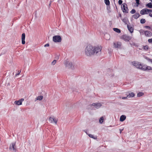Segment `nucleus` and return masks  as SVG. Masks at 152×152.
<instances>
[{
  "mask_svg": "<svg viewBox=\"0 0 152 152\" xmlns=\"http://www.w3.org/2000/svg\"><path fill=\"white\" fill-rule=\"evenodd\" d=\"M25 33H23L22 34L21 37V40H22V43L23 44H24L25 43Z\"/></svg>",
  "mask_w": 152,
  "mask_h": 152,
  "instance_id": "4468645a",
  "label": "nucleus"
},
{
  "mask_svg": "<svg viewBox=\"0 0 152 152\" xmlns=\"http://www.w3.org/2000/svg\"><path fill=\"white\" fill-rule=\"evenodd\" d=\"M109 71L110 72L108 73V74H109V75H110L111 74L110 73H111L112 72V70L110 69H108V71Z\"/></svg>",
  "mask_w": 152,
  "mask_h": 152,
  "instance_id": "58836bf2",
  "label": "nucleus"
},
{
  "mask_svg": "<svg viewBox=\"0 0 152 152\" xmlns=\"http://www.w3.org/2000/svg\"><path fill=\"white\" fill-rule=\"evenodd\" d=\"M144 32L145 35L146 37H151L152 36V33L150 31H145Z\"/></svg>",
  "mask_w": 152,
  "mask_h": 152,
  "instance_id": "f8f14e48",
  "label": "nucleus"
},
{
  "mask_svg": "<svg viewBox=\"0 0 152 152\" xmlns=\"http://www.w3.org/2000/svg\"><path fill=\"white\" fill-rule=\"evenodd\" d=\"M106 35L107 36H109V35L108 34H106Z\"/></svg>",
  "mask_w": 152,
  "mask_h": 152,
  "instance_id": "3c124183",
  "label": "nucleus"
},
{
  "mask_svg": "<svg viewBox=\"0 0 152 152\" xmlns=\"http://www.w3.org/2000/svg\"><path fill=\"white\" fill-rule=\"evenodd\" d=\"M65 67L69 69H73L72 64L71 62L68 61H66L64 63Z\"/></svg>",
  "mask_w": 152,
  "mask_h": 152,
  "instance_id": "20e7f679",
  "label": "nucleus"
},
{
  "mask_svg": "<svg viewBox=\"0 0 152 152\" xmlns=\"http://www.w3.org/2000/svg\"><path fill=\"white\" fill-rule=\"evenodd\" d=\"M122 21L125 24H127L129 22L127 18H125L122 20Z\"/></svg>",
  "mask_w": 152,
  "mask_h": 152,
  "instance_id": "aec40b11",
  "label": "nucleus"
},
{
  "mask_svg": "<svg viewBox=\"0 0 152 152\" xmlns=\"http://www.w3.org/2000/svg\"><path fill=\"white\" fill-rule=\"evenodd\" d=\"M148 14H149V13H151V12H152V10L150 9H148Z\"/></svg>",
  "mask_w": 152,
  "mask_h": 152,
  "instance_id": "e433bc0d",
  "label": "nucleus"
},
{
  "mask_svg": "<svg viewBox=\"0 0 152 152\" xmlns=\"http://www.w3.org/2000/svg\"><path fill=\"white\" fill-rule=\"evenodd\" d=\"M149 15L151 17H152V14L151 13H149Z\"/></svg>",
  "mask_w": 152,
  "mask_h": 152,
  "instance_id": "49530a36",
  "label": "nucleus"
},
{
  "mask_svg": "<svg viewBox=\"0 0 152 152\" xmlns=\"http://www.w3.org/2000/svg\"><path fill=\"white\" fill-rule=\"evenodd\" d=\"M149 49V47L147 45H145L144 46H143V49L144 50L147 51Z\"/></svg>",
  "mask_w": 152,
  "mask_h": 152,
  "instance_id": "cd10ccee",
  "label": "nucleus"
},
{
  "mask_svg": "<svg viewBox=\"0 0 152 152\" xmlns=\"http://www.w3.org/2000/svg\"><path fill=\"white\" fill-rule=\"evenodd\" d=\"M143 30H141L140 31V32L141 34H143V32H144Z\"/></svg>",
  "mask_w": 152,
  "mask_h": 152,
  "instance_id": "4c0bfd02",
  "label": "nucleus"
},
{
  "mask_svg": "<svg viewBox=\"0 0 152 152\" xmlns=\"http://www.w3.org/2000/svg\"><path fill=\"white\" fill-rule=\"evenodd\" d=\"M119 15H120V17H121V14H120Z\"/></svg>",
  "mask_w": 152,
  "mask_h": 152,
  "instance_id": "de8ad7c7",
  "label": "nucleus"
},
{
  "mask_svg": "<svg viewBox=\"0 0 152 152\" xmlns=\"http://www.w3.org/2000/svg\"><path fill=\"white\" fill-rule=\"evenodd\" d=\"M133 45H135V43H133Z\"/></svg>",
  "mask_w": 152,
  "mask_h": 152,
  "instance_id": "09e8293b",
  "label": "nucleus"
},
{
  "mask_svg": "<svg viewBox=\"0 0 152 152\" xmlns=\"http://www.w3.org/2000/svg\"><path fill=\"white\" fill-rule=\"evenodd\" d=\"M145 27L146 28H147V29H151V27L148 26H145Z\"/></svg>",
  "mask_w": 152,
  "mask_h": 152,
  "instance_id": "79ce46f5",
  "label": "nucleus"
},
{
  "mask_svg": "<svg viewBox=\"0 0 152 152\" xmlns=\"http://www.w3.org/2000/svg\"><path fill=\"white\" fill-rule=\"evenodd\" d=\"M136 1L137 4V6L138 7L140 4V0H136Z\"/></svg>",
  "mask_w": 152,
  "mask_h": 152,
  "instance_id": "473e14b6",
  "label": "nucleus"
},
{
  "mask_svg": "<svg viewBox=\"0 0 152 152\" xmlns=\"http://www.w3.org/2000/svg\"><path fill=\"white\" fill-rule=\"evenodd\" d=\"M102 105L100 103H93L91 104V106H94V107L92 108V110L95 109L94 108H95L96 109H98L99 108L102 106Z\"/></svg>",
  "mask_w": 152,
  "mask_h": 152,
  "instance_id": "0eeeda50",
  "label": "nucleus"
},
{
  "mask_svg": "<svg viewBox=\"0 0 152 152\" xmlns=\"http://www.w3.org/2000/svg\"><path fill=\"white\" fill-rule=\"evenodd\" d=\"M146 6L149 8H152V4L150 2L146 4Z\"/></svg>",
  "mask_w": 152,
  "mask_h": 152,
  "instance_id": "b1692460",
  "label": "nucleus"
},
{
  "mask_svg": "<svg viewBox=\"0 0 152 152\" xmlns=\"http://www.w3.org/2000/svg\"><path fill=\"white\" fill-rule=\"evenodd\" d=\"M24 100V99L23 98H22L19 99L18 101H15L14 103L15 104L17 105H20L22 104V102Z\"/></svg>",
  "mask_w": 152,
  "mask_h": 152,
  "instance_id": "9b49d317",
  "label": "nucleus"
},
{
  "mask_svg": "<svg viewBox=\"0 0 152 152\" xmlns=\"http://www.w3.org/2000/svg\"><path fill=\"white\" fill-rule=\"evenodd\" d=\"M102 49V47L101 46H97L93 47V55L97 54H100L101 53Z\"/></svg>",
  "mask_w": 152,
  "mask_h": 152,
  "instance_id": "f03ea898",
  "label": "nucleus"
},
{
  "mask_svg": "<svg viewBox=\"0 0 152 152\" xmlns=\"http://www.w3.org/2000/svg\"><path fill=\"white\" fill-rule=\"evenodd\" d=\"M121 7L122 10L124 12H128V9L127 7V5L126 3L123 4Z\"/></svg>",
  "mask_w": 152,
  "mask_h": 152,
  "instance_id": "39448f33",
  "label": "nucleus"
},
{
  "mask_svg": "<svg viewBox=\"0 0 152 152\" xmlns=\"http://www.w3.org/2000/svg\"><path fill=\"white\" fill-rule=\"evenodd\" d=\"M147 60H148L149 61L151 62V63H152V59L149 58H146Z\"/></svg>",
  "mask_w": 152,
  "mask_h": 152,
  "instance_id": "a19ab883",
  "label": "nucleus"
},
{
  "mask_svg": "<svg viewBox=\"0 0 152 152\" xmlns=\"http://www.w3.org/2000/svg\"><path fill=\"white\" fill-rule=\"evenodd\" d=\"M130 12L132 14H133L136 12V10H135L133 9L131 10Z\"/></svg>",
  "mask_w": 152,
  "mask_h": 152,
  "instance_id": "7c9ffc66",
  "label": "nucleus"
},
{
  "mask_svg": "<svg viewBox=\"0 0 152 152\" xmlns=\"http://www.w3.org/2000/svg\"><path fill=\"white\" fill-rule=\"evenodd\" d=\"M126 117L125 115H122L121 116L120 120L122 122L126 119Z\"/></svg>",
  "mask_w": 152,
  "mask_h": 152,
  "instance_id": "f3484780",
  "label": "nucleus"
},
{
  "mask_svg": "<svg viewBox=\"0 0 152 152\" xmlns=\"http://www.w3.org/2000/svg\"><path fill=\"white\" fill-rule=\"evenodd\" d=\"M148 42L150 43H152V38L149 39L148 40Z\"/></svg>",
  "mask_w": 152,
  "mask_h": 152,
  "instance_id": "ea45409f",
  "label": "nucleus"
},
{
  "mask_svg": "<svg viewBox=\"0 0 152 152\" xmlns=\"http://www.w3.org/2000/svg\"><path fill=\"white\" fill-rule=\"evenodd\" d=\"M149 1H150L152 2V0H149Z\"/></svg>",
  "mask_w": 152,
  "mask_h": 152,
  "instance_id": "8fccbe9b",
  "label": "nucleus"
},
{
  "mask_svg": "<svg viewBox=\"0 0 152 152\" xmlns=\"http://www.w3.org/2000/svg\"><path fill=\"white\" fill-rule=\"evenodd\" d=\"M123 1L121 0H119L118 1V4L119 5H121Z\"/></svg>",
  "mask_w": 152,
  "mask_h": 152,
  "instance_id": "f704fd0d",
  "label": "nucleus"
},
{
  "mask_svg": "<svg viewBox=\"0 0 152 152\" xmlns=\"http://www.w3.org/2000/svg\"><path fill=\"white\" fill-rule=\"evenodd\" d=\"M140 16V14L139 13L137 12L132 15V17L135 19H137Z\"/></svg>",
  "mask_w": 152,
  "mask_h": 152,
  "instance_id": "a211bd4d",
  "label": "nucleus"
},
{
  "mask_svg": "<svg viewBox=\"0 0 152 152\" xmlns=\"http://www.w3.org/2000/svg\"><path fill=\"white\" fill-rule=\"evenodd\" d=\"M127 27L128 30L131 33H132L133 32L134 30L133 28L131 26L128 24L127 25Z\"/></svg>",
  "mask_w": 152,
  "mask_h": 152,
  "instance_id": "dca6fc26",
  "label": "nucleus"
},
{
  "mask_svg": "<svg viewBox=\"0 0 152 152\" xmlns=\"http://www.w3.org/2000/svg\"><path fill=\"white\" fill-rule=\"evenodd\" d=\"M152 70V67L150 66H147L146 67V70Z\"/></svg>",
  "mask_w": 152,
  "mask_h": 152,
  "instance_id": "2f4dec72",
  "label": "nucleus"
},
{
  "mask_svg": "<svg viewBox=\"0 0 152 152\" xmlns=\"http://www.w3.org/2000/svg\"><path fill=\"white\" fill-rule=\"evenodd\" d=\"M103 121H104V118H103V117H102L99 119V122L100 124H102L103 122Z\"/></svg>",
  "mask_w": 152,
  "mask_h": 152,
  "instance_id": "c85d7f7f",
  "label": "nucleus"
},
{
  "mask_svg": "<svg viewBox=\"0 0 152 152\" xmlns=\"http://www.w3.org/2000/svg\"><path fill=\"white\" fill-rule=\"evenodd\" d=\"M146 66L142 65L141 64V66H140V69L143 71H145L146 70Z\"/></svg>",
  "mask_w": 152,
  "mask_h": 152,
  "instance_id": "6ab92c4d",
  "label": "nucleus"
},
{
  "mask_svg": "<svg viewBox=\"0 0 152 152\" xmlns=\"http://www.w3.org/2000/svg\"><path fill=\"white\" fill-rule=\"evenodd\" d=\"M134 96V94L133 92H131L130 93H129L128 95H127V97L128 98H129L130 97H133Z\"/></svg>",
  "mask_w": 152,
  "mask_h": 152,
  "instance_id": "4be33fe9",
  "label": "nucleus"
},
{
  "mask_svg": "<svg viewBox=\"0 0 152 152\" xmlns=\"http://www.w3.org/2000/svg\"><path fill=\"white\" fill-rule=\"evenodd\" d=\"M121 38L126 42H129L131 39L132 37L126 35H124L121 36Z\"/></svg>",
  "mask_w": 152,
  "mask_h": 152,
  "instance_id": "423d86ee",
  "label": "nucleus"
},
{
  "mask_svg": "<svg viewBox=\"0 0 152 152\" xmlns=\"http://www.w3.org/2000/svg\"><path fill=\"white\" fill-rule=\"evenodd\" d=\"M151 30L152 31V27H151Z\"/></svg>",
  "mask_w": 152,
  "mask_h": 152,
  "instance_id": "603ef678",
  "label": "nucleus"
},
{
  "mask_svg": "<svg viewBox=\"0 0 152 152\" xmlns=\"http://www.w3.org/2000/svg\"><path fill=\"white\" fill-rule=\"evenodd\" d=\"M127 97H127V96L126 97H121V96L119 97L120 98V99L122 98L123 99H126Z\"/></svg>",
  "mask_w": 152,
  "mask_h": 152,
  "instance_id": "c9c22d12",
  "label": "nucleus"
},
{
  "mask_svg": "<svg viewBox=\"0 0 152 152\" xmlns=\"http://www.w3.org/2000/svg\"><path fill=\"white\" fill-rule=\"evenodd\" d=\"M49 46V44L48 43H47V44L45 45H44L45 47H48Z\"/></svg>",
  "mask_w": 152,
  "mask_h": 152,
  "instance_id": "c03bdc74",
  "label": "nucleus"
},
{
  "mask_svg": "<svg viewBox=\"0 0 152 152\" xmlns=\"http://www.w3.org/2000/svg\"><path fill=\"white\" fill-rule=\"evenodd\" d=\"M144 95V93L143 92H140L138 93L137 94V96L140 97Z\"/></svg>",
  "mask_w": 152,
  "mask_h": 152,
  "instance_id": "bb28decb",
  "label": "nucleus"
},
{
  "mask_svg": "<svg viewBox=\"0 0 152 152\" xmlns=\"http://www.w3.org/2000/svg\"><path fill=\"white\" fill-rule=\"evenodd\" d=\"M121 43L120 42H116L113 43L114 47L115 48H120L121 45Z\"/></svg>",
  "mask_w": 152,
  "mask_h": 152,
  "instance_id": "ddd939ff",
  "label": "nucleus"
},
{
  "mask_svg": "<svg viewBox=\"0 0 152 152\" xmlns=\"http://www.w3.org/2000/svg\"><path fill=\"white\" fill-rule=\"evenodd\" d=\"M56 62V60H54L51 63V64L53 65H54Z\"/></svg>",
  "mask_w": 152,
  "mask_h": 152,
  "instance_id": "72a5a7b5",
  "label": "nucleus"
},
{
  "mask_svg": "<svg viewBox=\"0 0 152 152\" xmlns=\"http://www.w3.org/2000/svg\"><path fill=\"white\" fill-rule=\"evenodd\" d=\"M146 22V20L145 19L142 18L140 20V23L142 24Z\"/></svg>",
  "mask_w": 152,
  "mask_h": 152,
  "instance_id": "c756f323",
  "label": "nucleus"
},
{
  "mask_svg": "<svg viewBox=\"0 0 152 152\" xmlns=\"http://www.w3.org/2000/svg\"><path fill=\"white\" fill-rule=\"evenodd\" d=\"M1 55H1H0V56Z\"/></svg>",
  "mask_w": 152,
  "mask_h": 152,
  "instance_id": "5fc2aeb1",
  "label": "nucleus"
},
{
  "mask_svg": "<svg viewBox=\"0 0 152 152\" xmlns=\"http://www.w3.org/2000/svg\"><path fill=\"white\" fill-rule=\"evenodd\" d=\"M93 47L92 46L90 45H88L85 49V55L88 56H91L92 55H93Z\"/></svg>",
  "mask_w": 152,
  "mask_h": 152,
  "instance_id": "f257e3e1",
  "label": "nucleus"
},
{
  "mask_svg": "<svg viewBox=\"0 0 152 152\" xmlns=\"http://www.w3.org/2000/svg\"><path fill=\"white\" fill-rule=\"evenodd\" d=\"M140 14L142 15L148 14V9L144 8L140 11Z\"/></svg>",
  "mask_w": 152,
  "mask_h": 152,
  "instance_id": "9d476101",
  "label": "nucleus"
},
{
  "mask_svg": "<svg viewBox=\"0 0 152 152\" xmlns=\"http://www.w3.org/2000/svg\"><path fill=\"white\" fill-rule=\"evenodd\" d=\"M49 121L51 123H53L54 122L55 124H57V120L53 118L50 117L49 118Z\"/></svg>",
  "mask_w": 152,
  "mask_h": 152,
  "instance_id": "2eb2a0df",
  "label": "nucleus"
},
{
  "mask_svg": "<svg viewBox=\"0 0 152 152\" xmlns=\"http://www.w3.org/2000/svg\"><path fill=\"white\" fill-rule=\"evenodd\" d=\"M84 132L86 133V134L88 135V134H89L87 132V131L86 130H84Z\"/></svg>",
  "mask_w": 152,
  "mask_h": 152,
  "instance_id": "a18cd8bd",
  "label": "nucleus"
},
{
  "mask_svg": "<svg viewBox=\"0 0 152 152\" xmlns=\"http://www.w3.org/2000/svg\"><path fill=\"white\" fill-rule=\"evenodd\" d=\"M132 64L137 69H140L141 66V64L140 62L135 61H132Z\"/></svg>",
  "mask_w": 152,
  "mask_h": 152,
  "instance_id": "1a4fd4ad",
  "label": "nucleus"
},
{
  "mask_svg": "<svg viewBox=\"0 0 152 152\" xmlns=\"http://www.w3.org/2000/svg\"><path fill=\"white\" fill-rule=\"evenodd\" d=\"M43 98V96H39L37 97V99L39 100H41Z\"/></svg>",
  "mask_w": 152,
  "mask_h": 152,
  "instance_id": "a878e982",
  "label": "nucleus"
},
{
  "mask_svg": "<svg viewBox=\"0 0 152 152\" xmlns=\"http://www.w3.org/2000/svg\"><path fill=\"white\" fill-rule=\"evenodd\" d=\"M21 71H18V73H17L15 74L16 76H17L18 75H19Z\"/></svg>",
  "mask_w": 152,
  "mask_h": 152,
  "instance_id": "37998d69",
  "label": "nucleus"
},
{
  "mask_svg": "<svg viewBox=\"0 0 152 152\" xmlns=\"http://www.w3.org/2000/svg\"><path fill=\"white\" fill-rule=\"evenodd\" d=\"M104 3L106 5H109L110 4V2L109 0H104Z\"/></svg>",
  "mask_w": 152,
  "mask_h": 152,
  "instance_id": "393cba45",
  "label": "nucleus"
},
{
  "mask_svg": "<svg viewBox=\"0 0 152 152\" xmlns=\"http://www.w3.org/2000/svg\"><path fill=\"white\" fill-rule=\"evenodd\" d=\"M15 145V142L11 143L10 146V149L12 151H14L15 152H16V147Z\"/></svg>",
  "mask_w": 152,
  "mask_h": 152,
  "instance_id": "6e6552de",
  "label": "nucleus"
},
{
  "mask_svg": "<svg viewBox=\"0 0 152 152\" xmlns=\"http://www.w3.org/2000/svg\"><path fill=\"white\" fill-rule=\"evenodd\" d=\"M113 30L115 31L117 33H119L121 32L120 30L117 28H113Z\"/></svg>",
  "mask_w": 152,
  "mask_h": 152,
  "instance_id": "5701e85b",
  "label": "nucleus"
},
{
  "mask_svg": "<svg viewBox=\"0 0 152 152\" xmlns=\"http://www.w3.org/2000/svg\"><path fill=\"white\" fill-rule=\"evenodd\" d=\"M61 40V37L59 35L54 36L53 37V40L55 42H60Z\"/></svg>",
  "mask_w": 152,
  "mask_h": 152,
  "instance_id": "7ed1b4c3",
  "label": "nucleus"
},
{
  "mask_svg": "<svg viewBox=\"0 0 152 152\" xmlns=\"http://www.w3.org/2000/svg\"><path fill=\"white\" fill-rule=\"evenodd\" d=\"M50 4H51V3L50 4H49V5H50Z\"/></svg>",
  "mask_w": 152,
  "mask_h": 152,
  "instance_id": "864d4df0",
  "label": "nucleus"
},
{
  "mask_svg": "<svg viewBox=\"0 0 152 152\" xmlns=\"http://www.w3.org/2000/svg\"><path fill=\"white\" fill-rule=\"evenodd\" d=\"M88 136L90 138H93L94 139H96L97 138V137L96 136H94L92 134H88Z\"/></svg>",
  "mask_w": 152,
  "mask_h": 152,
  "instance_id": "412c9836",
  "label": "nucleus"
}]
</instances>
